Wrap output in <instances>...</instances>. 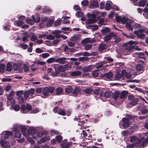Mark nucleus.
Listing matches in <instances>:
<instances>
[{"label": "nucleus", "instance_id": "39448f33", "mask_svg": "<svg viewBox=\"0 0 148 148\" xmlns=\"http://www.w3.org/2000/svg\"><path fill=\"white\" fill-rule=\"evenodd\" d=\"M116 36V34H114L113 32H111L106 35L103 37V39L106 42H108V41L111 39L112 38L115 37Z\"/></svg>", "mask_w": 148, "mask_h": 148}, {"label": "nucleus", "instance_id": "423d86ee", "mask_svg": "<svg viewBox=\"0 0 148 148\" xmlns=\"http://www.w3.org/2000/svg\"><path fill=\"white\" fill-rule=\"evenodd\" d=\"M55 71L57 74H59L60 72H64L65 71V68L63 66L60 65L58 66H55L54 68Z\"/></svg>", "mask_w": 148, "mask_h": 148}, {"label": "nucleus", "instance_id": "cd10ccee", "mask_svg": "<svg viewBox=\"0 0 148 148\" xmlns=\"http://www.w3.org/2000/svg\"><path fill=\"white\" fill-rule=\"evenodd\" d=\"M56 59L54 57L51 58L47 60L46 62L49 64L52 63L54 62H56Z\"/></svg>", "mask_w": 148, "mask_h": 148}, {"label": "nucleus", "instance_id": "20e7f679", "mask_svg": "<svg viewBox=\"0 0 148 148\" xmlns=\"http://www.w3.org/2000/svg\"><path fill=\"white\" fill-rule=\"evenodd\" d=\"M35 89L34 88H31L29 90H25L23 94L24 97L27 100L29 97V95L32 97L34 94Z\"/></svg>", "mask_w": 148, "mask_h": 148}, {"label": "nucleus", "instance_id": "69168bd1", "mask_svg": "<svg viewBox=\"0 0 148 148\" xmlns=\"http://www.w3.org/2000/svg\"><path fill=\"white\" fill-rule=\"evenodd\" d=\"M40 56H41L43 58H46L49 56L50 54L47 53H44L42 54Z\"/></svg>", "mask_w": 148, "mask_h": 148}, {"label": "nucleus", "instance_id": "a18cd8bd", "mask_svg": "<svg viewBox=\"0 0 148 148\" xmlns=\"http://www.w3.org/2000/svg\"><path fill=\"white\" fill-rule=\"evenodd\" d=\"M89 1L88 0H84L81 2V4L83 6H86L88 5Z\"/></svg>", "mask_w": 148, "mask_h": 148}, {"label": "nucleus", "instance_id": "bf43d9fd", "mask_svg": "<svg viewBox=\"0 0 148 148\" xmlns=\"http://www.w3.org/2000/svg\"><path fill=\"white\" fill-rule=\"evenodd\" d=\"M91 44H86L85 45V48L86 50L87 51L90 50L92 47Z\"/></svg>", "mask_w": 148, "mask_h": 148}, {"label": "nucleus", "instance_id": "393cba45", "mask_svg": "<svg viewBox=\"0 0 148 148\" xmlns=\"http://www.w3.org/2000/svg\"><path fill=\"white\" fill-rule=\"evenodd\" d=\"M73 90V87L72 86H68L65 88V91L66 92L69 93L72 92Z\"/></svg>", "mask_w": 148, "mask_h": 148}, {"label": "nucleus", "instance_id": "dca6fc26", "mask_svg": "<svg viewBox=\"0 0 148 148\" xmlns=\"http://www.w3.org/2000/svg\"><path fill=\"white\" fill-rule=\"evenodd\" d=\"M81 90V88L77 86L74 89L73 91V93L75 95H77L80 92Z\"/></svg>", "mask_w": 148, "mask_h": 148}, {"label": "nucleus", "instance_id": "4c0bfd02", "mask_svg": "<svg viewBox=\"0 0 148 148\" xmlns=\"http://www.w3.org/2000/svg\"><path fill=\"white\" fill-rule=\"evenodd\" d=\"M14 23H16V26L19 27L23 25L24 23V22L23 21L18 20L16 21Z\"/></svg>", "mask_w": 148, "mask_h": 148}, {"label": "nucleus", "instance_id": "37998d69", "mask_svg": "<svg viewBox=\"0 0 148 148\" xmlns=\"http://www.w3.org/2000/svg\"><path fill=\"white\" fill-rule=\"evenodd\" d=\"M53 23V21L52 19H50L48 21L46 24V26L47 27H49L52 25Z\"/></svg>", "mask_w": 148, "mask_h": 148}, {"label": "nucleus", "instance_id": "f8f14e48", "mask_svg": "<svg viewBox=\"0 0 148 148\" xmlns=\"http://www.w3.org/2000/svg\"><path fill=\"white\" fill-rule=\"evenodd\" d=\"M136 70L138 72H143L145 69L143 65L140 64H137L136 66Z\"/></svg>", "mask_w": 148, "mask_h": 148}, {"label": "nucleus", "instance_id": "e433bc0d", "mask_svg": "<svg viewBox=\"0 0 148 148\" xmlns=\"http://www.w3.org/2000/svg\"><path fill=\"white\" fill-rule=\"evenodd\" d=\"M145 29H138L137 31H134V33L135 34H138L139 33H143L145 31Z\"/></svg>", "mask_w": 148, "mask_h": 148}, {"label": "nucleus", "instance_id": "e2e57ef3", "mask_svg": "<svg viewBox=\"0 0 148 148\" xmlns=\"http://www.w3.org/2000/svg\"><path fill=\"white\" fill-rule=\"evenodd\" d=\"M50 132L51 134H58L59 133V132L57 130L53 129L51 130Z\"/></svg>", "mask_w": 148, "mask_h": 148}, {"label": "nucleus", "instance_id": "7c9ffc66", "mask_svg": "<svg viewBox=\"0 0 148 148\" xmlns=\"http://www.w3.org/2000/svg\"><path fill=\"white\" fill-rule=\"evenodd\" d=\"M93 91V89L91 87H89L88 88H86L84 90V92L86 94H90Z\"/></svg>", "mask_w": 148, "mask_h": 148}, {"label": "nucleus", "instance_id": "4d7b16f0", "mask_svg": "<svg viewBox=\"0 0 148 148\" xmlns=\"http://www.w3.org/2000/svg\"><path fill=\"white\" fill-rule=\"evenodd\" d=\"M120 73H117L115 75V79L116 80L120 79L122 77Z\"/></svg>", "mask_w": 148, "mask_h": 148}, {"label": "nucleus", "instance_id": "b1692460", "mask_svg": "<svg viewBox=\"0 0 148 148\" xmlns=\"http://www.w3.org/2000/svg\"><path fill=\"white\" fill-rule=\"evenodd\" d=\"M96 21V20L95 19V17H93L91 19H88L86 21V24H92L95 23Z\"/></svg>", "mask_w": 148, "mask_h": 148}, {"label": "nucleus", "instance_id": "bb28decb", "mask_svg": "<svg viewBox=\"0 0 148 148\" xmlns=\"http://www.w3.org/2000/svg\"><path fill=\"white\" fill-rule=\"evenodd\" d=\"M112 5L111 3L110 2H106L105 4V9L106 10H110L111 8Z\"/></svg>", "mask_w": 148, "mask_h": 148}, {"label": "nucleus", "instance_id": "f257e3e1", "mask_svg": "<svg viewBox=\"0 0 148 148\" xmlns=\"http://www.w3.org/2000/svg\"><path fill=\"white\" fill-rule=\"evenodd\" d=\"M31 106L28 103L26 105H22L21 109L22 112L24 114L28 113L30 111V113L36 114L39 111V109L37 108H35L32 110Z\"/></svg>", "mask_w": 148, "mask_h": 148}, {"label": "nucleus", "instance_id": "4468645a", "mask_svg": "<svg viewBox=\"0 0 148 148\" xmlns=\"http://www.w3.org/2000/svg\"><path fill=\"white\" fill-rule=\"evenodd\" d=\"M121 75L123 77H126L127 78H130L131 77V75H129V76H128V73H127L125 70H123L121 72Z\"/></svg>", "mask_w": 148, "mask_h": 148}, {"label": "nucleus", "instance_id": "338daca9", "mask_svg": "<svg viewBox=\"0 0 148 148\" xmlns=\"http://www.w3.org/2000/svg\"><path fill=\"white\" fill-rule=\"evenodd\" d=\"M44 135V133L43 132L39 131L38 132H37L36 135H37L38 137H42Z\"/></svg>", "mask_w": 148, "mask_h": 148}, {"label": "nucleus", "instance_id": "9d476101", "mask_svg": "<svg viewBox=\"0 0 148 148\" xmlns=\"http://www.w3.org/2000/svg\"><path fill=\"white\" fill-rule=\"evenodd\" d=\"M78 117V118H75L74 119V120L77 121L79 122L78 124L79 126H84V124L86 123V122L84 120H83L82 119L79 118V117Z\"/></svg>", "mask_w": 148, "mask_h": 148}, {"label": "nucleus", "instance_id": "603ef678", "mask_svg": "<svg viewBox=\"0 0 148 148\" xmlns=\"http://www.w3.org/2000/svg\"><path fill=\"white\" fill-rule=\"evenodd\" d=\"M119 94L118 93H114L112 95V97L115 100H116L119 97Z\"/></svg>", "mask_w": 148, "mask_h": 148}, {"label": "nucleus", "instance_id": "a19ab883", "mask_svg": "<svg viewBox=\"0 0 148 148\" xmlns=\"http://www.w3.org/2000/svg\"><path fill=\"white\" fill-rule=\"evenodd\" d=\"M138 5L139 6L144 7L145 6V2L142 0H140L138 3Z\"/></svg>", "mask_w": 148, "mask_h": 148}, {"label": "nucleus", "instance_id": "5fc2aeb1", "mask_svg": "<svg viewBox=\"0 0 148 148\" xmlns=\"http://www.w3.org/2000/svg\"><path fill=\"white\" fill-rule=\"evenodd\" d=\"M26 21L27 23L31 25H33L34 23L33 20L31 19L27 18L26 20Z\"/></svg>", "mask_w": 148, "mask_h": 148}, {"label": "nucleus", "instance_id": "79ce46f5", "mask_svg": "<svg viewBox=\"0 0 148 148\" xmlns=\"http://www.w3.org/2000/svg\"><path fill=\"white\" fill-rule=\"evenodd\" d=\"M5 68V65L1 64L0 65V72L3 73L4 72Z\"/></svg>", "mask_w": 148, "mask_h": 148}, {"label": "nucleus", "instance_id": "6e6d98bb", "mask_svg": "<svg viewBox=\"0 0 148 148\" xmlns=\"http://www.w3.org/2000/svg\"><path fill=\"white\" fill-rule=\"evenodd\" d=\"M136 35H137V36L138 38L142 39H144L146 36V35L144 34H138Z\"/></svg>", "mask_w": 148, "mask_h": 148}, {"label": "nucleus", "instance_id": "a211bd4d", "mask_svg": "<svg viewBox=\"0 0 148 148\" xmlns=\"http://www.w3.org/2000/svg\"><path fill=\"white\" fill-rule=\"evenodd\" d=\"M26 128L25 127H23L21 128V133L24 136L27 137L29 136V134H28V133L26 132Z\"/></svg>", "mask_w": 148, "mask_h": 148}, {"label": "nucleus", "instance_id": "473e14b6", "mask_svg": "<svg viewBox=\"0 0 148 148\" xmlns=\"http://www.w3.org/2000/svg\"><path fill=\"white\" fill-rule=\"evenodd\" d=\"M18 99L19 102L21 103H24L25 102L26 100L24 97L21 96H18Z\"/></svg>", "mask_w": 148, "mask_h": 148}, {"label": "nucleus", "instance_id": "052dcab7", "mask_svg": "<svg viewBox=\"0 0 148 148\" xmlns=\"http://www.w3.org/2000/svg\"><path fill=\"white\" fill-rule=\"evenodd\" d=\"M100 91V88L99 87H97L93 90V93L95 95H99Z\"/></svg>", "mask_w": 148, "mask_h": 148}, {"label": "nucleus", "instance_id": "09e8293b", "mask_svg": "<svg viewBox=\"0 0 148 148\" xmlns=\"http://www.w3.org/2000/svg\"><path fill=\"white\" fill-rule=\"evenodd\" d=\"M142 113L143 114H145L148 112V110L147 109L145 108L142 107L140 110Z\"/></svg>", "mask_w": 148, "mask_h": 148}, {"label": "nucleus", "instance_id": "72a5a7b5", "mask_svg": "<svg viewBox=\"0 0 148 148\" xmlns=\"http://www.w3.org/2000/svg\"><path fill=\"white\" fill-rule=\"evenodd\" d=\"M105 49V44H100L99 47V50L100 51H102Z\"/></svg>", "mask_w": 148, "mask_h": 148}, {"label": "nucleus", "instance_id": "5701e85b", "mask_svg": "<svg viewBox=\"0 0 148 148\" xmlns=\"http://www.w3.org/2000/svg\"><path fill=\"white\" fill-rule=\"evenodd\" d=\"M49 137H44L43 138H41L40 141H38V143L39 144H41L42 143H45L46 141H48L49 140Z\"/></svg>", "mask_w": 148, "mask_h": 148}, {"label": "nucleus", "instance_id": "c85d7f7f", "mask_svg": "<svg viewBox=\"0 0 148 148\" xmlns=\"http://www.w3.org/2000/svg\"><path fill=\"white\" fill-rule=\"evenodd\" d=\"M132 100V101L130 102V104L134 106L138 104L139 99L137 98H135Z\"/></svg>", "mask_w": 148, "mask_h": 148}, {"label": "nucleus", "instance_id": "58836bf2", "mask_svg": "<svg viewBox=\"0 0 148 148\" xmlns=\"http://www.w3.org/2000/svg\"><path fill=\"white\" fill-rule=\"evenodd\" d=\"M126 27L130 31H132L133 29V27H132V25L130 23H127L125 25Z\"/></svg>", "mask_w": 148, "mask_h": 148}, {"label": "nucleus", "instance_id": "774afa93", "mask_svg": "<svg viewBox=\"0 0 148 148\" xmlns=\"http://www.w3.org/2000/svg\"><path fill=\"white\" fill-rule=\"evenodd\" d=\"M46 39L50 40H53L55 39V37L51 35H49L46 37Z\"/></svg>", "mask_w": 148, "mask_h": 148}, {"label": "nucleus", "instance_id": "ea45409f", "mask_svg": "<svg viewBox=\"0 0 148 148\" xmlns=\"http://www.w3.org/2000/svg\"><path fill=\"white\" fill-rule=\"evenodd\" d=\"M56 138L58 143H61V141L62 140L63 137L62 136L60 135L56 136Z\"/></svg>", "mask_w": 148, "mask_h": 148}, {"label": "nucleus", "instance_id": "4be33fe9", "mask_svg": "<svg viewBox=\"0 0 148 148\" xmlns=\"http://www.w3.org/2000/svg\"><path fill=\"white\" fill-rule=\"evenodd\" d=\"M82 74V72L79 71H76L71 72V75L72 76H79Z\"/></svg>", "mask_w": 148, "mask_h": 148}, {"label": "nucleus", "instance_id": "0eeeda50", "mask_svg": "<svg viewBox=\"0 0 148 148\" xmlns=\"http://www.w3.org/2000/svg\"><path fill=\"white\" fill-rule=\"evenodd\" d=\"M13 135V133L11 131H6L3 138L5 140L10 139L12 137Z\"/></svg>", "mask_w": 148, "mask_h": 148}, {"label": "nucleus", "instance_id": "49530a36", "mask_svg": "<svg viewBox=\"0 0 148 148\" xmlns=\"http://www.w3.org/2000/svg\"><path fill=\"white\" fill-rule=\"evenodd\" d=\"M90 42L89 38H86L82 41V43L83 44L87 43Z\"/></svg>", "mask_w": 148, "mask_h": 148}, {"label": "nucleus", "instance_id": "a878e982", "mask_svg": "<svg viewBox=\"0 0 148 148\" xmlns=\"http://www.w3.org/2000/svg\"><path fill=\"white\" fill-rule=\"evenodd\" d=\"M12 65L10 62H8L6 66V70L7 71H10L12 70Z\"/></svg>", "mask_w": 148, "mask_h": 148}, {"label": "nucleus", "instance_id": "c9c22d12", "mask_svg": "<svg viewBox=\"0 0 148 148\" xmlns=\"http://www.w3.org/2000/svg\"><path fill=\"white\" fill-rule=\"evenodd\" d=\"M14 94V92H12L10 93L8 97V100L9 101H11L12 99H13Z\"/></svg>", "mask_w": 148, "mask_h": 148}, {"label": "nucleus", "instance_id": "864d4df0", "mask_svg": "<svg viewBox=\"0 0 148 148\" xmlns=\"http://www.w3.org/2000/svg\"><path fill=\"white\" fill-rule=\"evenodd\" d=\"M76 16L78 17H82L83 16V14L81 11H79L77 12L75 14Z\"/></svg>", "mask_w": 148, "mask_h": 148}, {"label": "nucleus", "instance_id": "c756f323", "mask_svg": "<svg viewBox=\"0 0 148 148\" xmlns=\"http://www.w3.org/2000/svg\"><path fill=\"white\" fill-rule=\"evenodd\" d=\"M112 92L110 91H106L104 92V95L105 97L107 98H109L111 96Z\"/></svg>", "mask_w": 148, "mask_h": 148}, {"label": "nucleus", "instance_id": "f704fd0d", "mask_svg": "<svg viewBox=\"0 0 148 148\" xmlns=\"http://www.w3.org/2000/svg\"><path fill=\"white\" fill-rule=\"evenodd\" d=\"M126 119H127L129 121L132 120L135 117L134 116H132L131 114H127L126 115Z\"/></svg>", "mask_w": 148, "mask_h": 148}, {"label": "nucleus", "instance_id": "c03bdc74", "mask_svg": "<svg viewBox=\"0 0 148 148\" xmlns=\"http://www.w3.org/2000/svg\"><path fill=\"white\" fill-rule=\"evenodd\" d=\"M14 136L15 138H20L21 137V135L19 132L16 131L15 132Z\"/></svg>", "mask_w": 148, "mask_h": 148}, {"label": "nucleus", "instance_id": "2eb2a0df", "mask_svg": "<svg viewBox=\"0 0 148 148\" xmlns=\"http://www.w3.org/2000/svg\"><path fill=\"white\" fill-rule=\"evenodd\" d=\"M110 31V28L107 27H105L101 30L102 33L103 35H106Z\"/></svg>", "mask_w": 148, "mask_h": 148}, {"label": "nucleus", "instance_id": "6ab92c4d", "mask_svg": "<svg viewBox=\"0 0 148 148\" xmlns=\"http://www.w3.org/2000/svg\"><path fill=\"white\" fill-rule=\"evenodd\" d=\"M57 95H59L62 94L63 90L61 87L57 88L55 90Z\"/></svg>", "mask_w": 148, "mask_h": 148}, {"label": "nucleus", "instance_id": "412c9836", "mask_svg": "<svg viewBox=\"0 0 148 148\" xmlns=\"http://www.w3.org/2000/svg\"><path fill=\"white\" fill-rule=\"evenodd\" d=\"M71 145V143L69 142L66 143H62L61 144V146L62 148H69Z\"/></svg>", "mask_w": 148, "mask_h": 148}, {"label": "nucleus", "instance_id": "13d9d810", "mask_svg": "<svg viewBox=\"0 0 148 148\" xmlns=\"http://www.w3.org/2000/svg\"><path fill=\"white\" fill-rule=\"evenodd\" d=\"M128 19L127 18L125 17H123L122 18L121 22L122 24H125L126 23V22L127 21Z\"/></svg>", "mask_w": 148, "mask_h": 148}, {"label": "nucleus", "instance_id": "f3484780", "mask_svg": "<svg viewBox=\"0 0 148 148\" xmlns=\"http://www.w3.org/2000/svg\"><path fill=\"white\" fill-rule=\"evenodd\" d=\"M128 95V92L127 91H123L121 93L120 98L122 99L125 98Z\"/></svg>", "mask_w": 148, "mask_h": 148}, {"label": "nucleus", "instance_id": "9b49d317", "mask_svg": "<svg viewBox=\"0 0 148 148\" xmlns=\"http://www.w3.org/2000/svg\"><path fill=\"white\" fill-rule=\"evenodd\" d=\"M99 6L98 2L96 1H93L91 2L89 5L90 8L92 9L96 8L99 7Z\"/></svg>", "mask_w": 148, "mask_h": 148}, {"label": "nucleus", "instance_id": "ddd939ff", "mask_svg": "<svg viewBox=\"0 0 148 148\" xmlns=\"http://www.w3.org/2000/svg\"><path fill=\"white\" fill-rule=\"evenodd\" d=\"M66 58L65 57L60 58L56 59V62H58L60 64H64L66 62Z\"/></svg>", "mask_w": 148, "mask_h": 148}, {"label": "nucleus", "instance_id": "3c124183", "mask_svg": "<svg viewBox=\"0 0 148 148\" xmlns=\"http://www.w3.org/2000/svg\"><path fill=\"white\" fill-rule=\"evenodd\" d=\"M58 114L62 116H65L66 115V112L64 111L62 109H60L58 110Z\"/></svg>", "mask_w": 148, "mask_h": 148}, {"label": "nucleus", "instance_id": "8fccbe9b", "mask_svg": "<svg viewBox=\"0 0 148 148\" xmlns=\"http://www.w3.org/2000/svg\"><path fill=\"white\" fill-rule=\"evenodd\" d=\"M78 36L75 35L71 37L70 40L72 41L75 42L78 39Z\"/></svg>", "mask_w": 148, "mask_h": 148}, {"label": "nucleus", "instance_id": "7ed1b4c3", "mask_svg": "<svg viewBox=\"0 0 148 148\" xmlns=\"http://www.w3.org/2000/svg\"><path fill=\"white\" fill-rule=\"evenodd\" d=\"M121 122L122 123L121 124L122 127L121 128L123 129H126L129 127L132 123V122L127 120L126 117L123 118L122 119Z\"/></svg>", "mask_w": 148, "mask_h": 148}, {"label": "nucleus", "instance_id": "6e6552de", "mask_svg": "<svg viewBox=\"0 0 148 148\" xmlns=\"http://www.w3.org/2000/svg\"><path fill=\"white\" fill-rule=\"evenodd\" d=\"M28 134L29 135H31L34 136L36 135L37 130L35 129H29L27 130Z\"/></svg>", "mask_w": 148, "mask_h": 148}, {"label": "nucleus", "instance_id": "1a4fd4ad", "mask_svg": "<svg viewBox=\"0 0 148 148\" xmlns=\"http://www.w3.org/2000/svg\"><path fill=\"white\" fill-rule=\"evenodd\" d=\"M113 75L112 73L111 72H109L108 73L104 74L102 75V78L104 79L107 78L110 80H111L112 76Z\"/></svg>", "mask_w": 148, "mask_h": 148}, {"label": "nucleus", "instance_id": "680f3d73", "mask_svg": "<svg viewBox=\"0 0 148 148\" xmlns=\"http://www.w3.org/2000/svg\"><path fill=\"white\" fill-rule=\"evenodd\" d=\"M7 143V141L2 139L0 140V145L1 147H3V146H5L4 145L6 144Z\"/></svg>", "mask_w": 148, "mask_h": 148}, {"label": "nucleus", "instance_id": "de8ad7c7", "mask_svg": "<svg viewBox=\"0 0 148 148\" xmlns=\"http://www.w3.org/2000/svg\"><path fill=\"white\" fill-rule=\"evenodd\" d=\"M42 13H49L51 12V10L49 9L48 8H43L42 10Z\"/></svg>", "mask_w": 148, "mask_h": 148}, {"label": "nucleus", "instance_id": "2f4dec72", "mask_svg": "<svg viewBox=\"0 0 148 148\" xmlns=\"http://www.w3.org/2000/svg\"><path fill=\"white\" fill-rule=\"evenodd\" d=\"M69 17H68L67 16H63L62 17V18L64 20L62 21V22L64 23L65 24H68L70 22L69 21L67 20V19L68 18H70Z\"/></svg>", "mask_w": 148, "mask_h": 148}, {"label": "nucleus", "instance_id": "aec40b11", "mask_svg": "<svg viewBox=\"0 0 148 148\" xmlns=\"http://www.w3.org/2000/svg\"><path fill=\"white\" fill-rule=\"evenodd\" d=\"M82 70L85 73L91 71L92 70V67L90 65L86 66Z\"/></svg>", "mask_w": 148, "mask_h": 148}, {"label": "nucleus", "instance_id": "0e129e2a", "mask_svg": "<svg viewBox=\"0 0 148 148\" xmlns=\"http://www.w3.org/2000/svg\"><path fill=\"white\" fill-rule=\"evenodd\" d=\"M137 139V138L135 136L130 137V141L131 142H134Z\"/></svg>", "mask_w": 148, "mask_h": 148}, {"label": "nucleus", "instance_id": "f03ea898", "mask_svg": "<svg viewBox=\"0 0 148 148\" xmlns=\"http://www.w3.org/2000/svg\"><path fill=\"white\" fill-rule=\"evenodd\" d=\"M55 90V88L53 86H48L43 88L42 90V94L44 97H42L43 98H47L50 96L49 93L50 94L53 93Z\"/></svg>", "mask_w": 148, "mask_h": 148}]
</instances>
